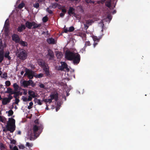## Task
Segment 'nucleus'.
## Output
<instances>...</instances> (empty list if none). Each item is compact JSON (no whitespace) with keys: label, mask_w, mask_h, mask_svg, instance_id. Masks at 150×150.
<instances>
[{"label":"nucleus","mask_w":150,"mask_h":150,"mask_svg":"<svg viewBox=\"0 0 150 150\" xmlns=\"http://www.w3.org/2000/svg\"><path fill=\"white\" fill-rule=\"evenodd\" d=\"M12 94H9L8 96V98H7L10 102L13 98V96H11Z\"/></svg>","instance_id":"79ce46f5"},{"label":"nucleus","mask_w":150,"mask_h":150,"mask_svg":"<svg viewBox=\"0 0 150 150\" xmlns=\"http://www.w3.org/2000/svg\"><path fill=\"white\" fill-rule=\"evenodd\" d=\"M33 22H30L28 21H26L25 23V26L29 29H30L32 28L33 26Z\"/></svg>","instance_id":"4468645a"},{"label":"nucleus","mask_w":150,"mask_h":150,"mask_svg":"<svg viewBox=\"0 0 150 150\" xmlns=\"http://www.w3.org/2000/svg\"><path fill=\"white\" fill-rule=\"evenodd\" d=\"M65 27L66 26L65 25L63 30L64 33H67L69 32V31L68 28H66Z\"/></svg>","instance_id":"09e8293b"},{"label":"nucleus","mask_w":150,"mask_h":150,"mask_svg":"<svg viewBox=\"0 0 150 150\" xmlns=\"http://www.w3.org/2000/svg\"><path fill=\"white\" fill-rule=\"evenodd\" d=\"M10 52L8 51H7L5 53L4 55V57L6 58L9 55Z\"/></svg>","instance_id":"8fccbe9b"},{"label":"nucleus","mask_w":150,"mask_h":150,"mask_svg":"<svg viewBox=\"0 0 150 150\" xmlns=\"http://www.w3.org/2000/svg\"><path fill=\"white\" fill-rule=\"evenodd\" d=\"M107 17L108 18L110 21L112 19V16L110 15H108L107 16Z\"/></svg>","instance_id":"13d9d810"},{"label":"nucleus","mask_w":150,"mask_h":150,"mask_svg":"<svg viewBox=\"0 0 150 150\" xmlns=\"http://www.w3.org/2000/svg\"><path fill=\"white\" fill-rule=\"evenodd\" d=\"M33 105V103L31 102L29 103V105L28 106V108L29 109H31L32 108V106Z\"/></svg>","instance_id":"ea45409f"},{"label":"nucleus","mask_w":150,"mask_h":150,"mask_svg":"<svg viewBox=\"0 0 150 150\" xmlns=\"http://www.w3.org/2000/svg\"><path fill=\"white\" fill-rule=\"evenodd\" d=\"M33 6L36 8H38L39 7V4L38 3H36L33 4Z\"/></svg>","instance_id":"37998d69"},{"label":"nucleus","mask_w":150,"mask_h":150,"mask_svg":"<svg viewBox=\"0 0 150 150\" xmlns=\"http://www.w3.org/2000/svg\"><path fill=\"white\" fill-rule=\"evenodd\" d=\"M22 85L24 86V88H26L29 86L28 81L24 80L22 82Z\"/></svg>","instance_id":"a878e982"},{"label":"nucleus","mask_w":150,"mask_h":150,"mask_svg":"<svg viewBox=\"0 0 150 150\" xmlns=\"http://www.w3.org/2000/svg\"><path fill=\"white\" fill-rule=\"evenodd\" d=\"M0 149L1 150H5V149L4 144L2 143H0Z\"/></svg>","instance_id":"c9c22d12"},{"label":"nucleus","mask_w":150,"mask_h":150,"mask_svg":"<svg viewBox=\"0 0 150 150\" xmlns=\"http://www.w3.org/2000/svg\"><path fill=\"white\" fill-rule=\"evenodd\" d=\"M86 48V46H85L81 50V52L82 53H83L85 51Z\"/></svg>","instance_id":"864d4df0"},{"label":"nucleus","mask_w":150,"mask_h":150,"mask_svg":"<svg viewBox=\"0 0 150 150\" xmlns=\"http://www.w3.org/2000/svg\"><path fill=\"white\" fill-rule=\"evenodd\" d=\"M86 23L89 25H91L92 23L93 22V21L92 20H85Z\"/></svg>","instance_id":"cd10ccee"},{"label":"nucleus","mask_w":150,"mask_h":150,"mask_svg":"<svg viewBox=\"0 0 150 150\" xmlns=\"http://www.w3.org/2000/svg\"><path fill=\"white\" fill-rule=\"evenodd\" d=\"M75 9L73 7H70L68 11V13L69 15L71 16V15H73L75 16L76 15L75 13L74 12Z\"/></svg>","instance_id":"f8f14e48"},{"label":"nucleus","mask_w":150,"mask_h":150,"mask_svg":"<svg viewBox=\"0 0 150 150\" xmlns=\"http://www.w3.org/2000/svg\"><path fill=\"white\" fill-rule=\"evenodd\" d=\"M8 20V19H7L6 20V21L5 22V24H4V27H8V26L9 25V23L8 22H6V21H7V20Z\"/></svg>","instance_id":"de8ad7c7"},{"label":"nucleus","mask_w":150,"mask_h":150,"mask_svg":"<svg viewBox=\"0 0 150 150\" xmlns=\"http://www.w3.org/2000/svg\"><path fill=\"white\" fill-rule=\"evenodd\" d=\"M4 30L5 33V36H7L9 34L8 27H4Z\"/></svg>","instance_id":"4be33fe9"},{"label":"nucleus","mask_w":150,"mask_h":150,"mask_svg":"<svg viewBox=\"0 0 150 150\" xmlns=\"http://www.w3.org/2000/svg\"><path fill=\"white\" fill-rule=\"evenodd\" d=\"M38 64L39 65L42 67L43 68L47 65L45 61L42 59H40L38 61Z\"/></svg>","instance_id":"9b49d317"},{"label":"nucleus","mask_w":150,"mask_h":150,"mask_svg":"<svg viewBox=\"0 0 150 150\" xmlns=\"http://www.w3.org/2000/svg\"><path fill=\"white\" fill-rule=\"evenodd\" d=\"M73 58L71 61H73V63L74 65H77L79 63L81 59L80 56L79 54L75 53Z\"/></svg>","instance_id":"7ed1b4c3"},{"label":"nucleus","mask_w":150,"mask_h":150,"mask_svg":"<svg viewBox=\"0 0 150 150\" xmlns=\"http://www.w3.org/2000/svg\"><path fill=\"white\" fill-rule=\"evenodd\" d=\"M0 45L1 47L0 48V63L2 61L4 58L3 46L2 45Z\"/></svg>","instance_id":"1a4fd4ad"},{"label":"nucleus","mask_w":150,"mask_h":150,"mask_svg":"<svg viewBox=\"0 0 150 150\" xmlns=\"http://www.w3.org/2000/svg\"><path fill=\"white\" fill-rule=\"evenodd\" d=\"M47 55L49 56V60H51L54 59V54L53 52L51 50L49 49L48 50V53Z\"/></svg>","instance_id":"9d476101"},{"label":"nucleus","mask_w":150,"mask_h":150,"mask_svg":"<svg viewBox=\"0 0 150 150\" xmlns=\"http://www.w3.org/2000/svg\"><path fill=\"white\" fill-rule=\"evenodd\" d=\"M15 101L14 103L16 104H18V103L20 101L17 98H15Z\"/></svg>","instance_id":"603ef678"},{"label":"nucleus","mask_w":150,"mask_h":150,"mask_svg":"<svg viewBox=\"0 0 150 150\" xmlns=\"http://www.w3.org/2000/svg\"><path fill=\"white\" fill-rule=\"evenodd\" d=\"M43 70L45 72V73L46 75V76H50V74L49 72V67L48 65L43 68Z\"/></svg>","instance_id":"ddd939ff"},{"label":"nucleus","mask_w":150,"mask_h":150,"mask_svg":"<svg viewBox=\"0 0 150 150\" xmlns=\"http://www.w3.org/2000/svg\"><path fill=\"white\" fill-rule=\"evenodd\" d=\"M93 40L94 42V43L93 44V46L94 47H95L96 46L97 44V43L96 42H98L99 41L100 39V38H93Z\"/></svg>","instance_id":"393cba45"},{"label":"nucleus","mask_w":150,"mask_h":150,"mask_svg":"<svg viewBox=\"0 0 150 150\" xmlns=\"http://www.w3.org/2000/svg\"><path fill=\"white\" fill-rule=\"evenodd\" d=\"M75 53L70 51H67L65 52V57L68 60L71 61L74 56Z\"/></svg>","instance_id":"39448f33"},{"label":"nucleus","mask_w":150,"mask_h":150,"mask_svg":"<svg viewBox=\"0 0 150 150\" xmlns=\"http://www.w3.org/2000/svg\"><path fill=\"white\" fill-rule=\"evenodd\" d=\"M13 113V112L12 110H10L8 111V116H10L12 115Z\"/></svg>","instance_id":"e433bc0d"},{"label":"nucleus","mask_w":150,"mask_h":150,"mask_svg":"<svg viewBox=\"0 0 150 150\" xmlns=\"http://www.w3.org/2000/svg\"><path fill=\"white\" fill-rule=\"evenodd\" d=\"M47 41L50 44H54L55 43V40L53 38H48L47 39Z\"/></svg>","instance_id":"a211bd4d"},{"label":"nucleus","mask_w":150,"mask_h":150,"mask_svg":"<svg viewBox=\"0 0 150 150\" xmlns=\"http://www.w3.org/2000/svg\"><path fill=\"white\" fill-rule=\"evenodd\" d=\"M106 0H102L100 1V3L102 4H103L105 2Z\"/></svg>","instance_id":"69168bd1"},{"label":"nucleus","mask_w":150,"mask_h":150,"mask_svg":"<svg viewBox=\"0 0 150 150\" xmlns=\"http://www.w3.org/2000/svg\"><path fill=\"white\" fill-rule=\"evenodd\" d=\"M84 27H85V28H86V29H87V28H88L89 27V25H88L87 24H84Z\"/></svg>","instance_id":"0e129e2a"},{"label":"nucleus","mask_w":150,"mask_h":150,"mask_svg":"<svg viewBox=\"0 0 150 150\" xmlns=\"http://www.w3.org/2000/svg\"><path fill=\"white\" fill-rule=\"evenodd\" d=\"M33 27L32 28L33 29H35L37 28H39L41 26V24H38L34 21H33Z\"/></svg>","instance_id":"aec40b11"},{"label":"nucleus","mask_w":150,"mask_h":150,"mask_svg":"<svg viewBox=\"0 0 150 150\" xmlns=\"http://www.w3.org/2000/svg\"><path fill=\"white\" fill-rule=\"evenodd\" d=\"M34 101L35 102L37 103L39 105H41L42 104V103L40 100L37 99V98L34 99Z\"/></svg>","instance_id":"c85d7f7f"},{"label":"nucleus","mask_w":150,"mask_h":150,"mask_svg":"<svg viewBox=\"0 0 150 150\" xmlns=\"http://www.w3.org/2000/svg\"><path fill=\"white\" fill-rule=\"evenodd\" d=\"M32 99V97L29 96L28 97V98L27 99L28 101H31Z\"/></svg>","instance_id":"5fc2aeb1"},{"label":"nucleus","mask_w":150,"mask_h":150,"mask_svg":"<svg viewBox=\"0 0 150 150\" xmlns=\"http://www.w3.org/2000/svg\"><path fill=\"white\" fill-rule=\"evenodd\" d=\"M43 76V74L40 73L38 74H37L35 76H34L36 78H40L42 77Z\"/></svg>","instance_id":"f704fd0d"},{"label":"nucleus","mask_w":150,"mask_h":150,"mask_svg":"<svg viewBox=\"0 0 150 150\" xmlns=\"http://www.w3.org/2000/svg\"><path fill=\"white\" fill-rule=\"evenodd\" d=\"M26 27L25 25L23 24H21V26H19L17 29V31L19 32H22L25 29Z\"/></svg>","instance_id":"2eb2a0df"},{"label":"nucleus","mask_w":150,"mask_h":150,"mask_svg":"<svg viewBox=\"0 0 150 150\" xmlns=\"http://www.w3.org/2000/svg\"><path fill=\"white\" fill-rule=\"evenodd\" d=\"M6 120V118L0 115V122H1L3 123H4Z\"/></svg>","instance_id":"7c9ffc66"},{"label":"nucleus","mask_w":150,"mask_h":150,"mask_svg":"<svg viewBox=\"0 0 150 150\" xmlns=\"http://www.w3.org/2000/svg\"><path fill=\"white\" fill-rule=\"evenodd\" d=\"M65 69V68H64L63 66H61L59 68V69L61 71H63Z\"/></svg>","instance_id":"e2e57ef3"},{"label":"nucleus","mask_w":150,"mask_h":150,"mask_svg":"<svg viewBox=\"0 0 150 150\" xmlns=\"http://www.w3.org/2000/svg\"><path fill=\"white\" fill-rule=\"evenodd\" d=\"M111 0H106L105 2V6L110 8L111 7Z\"/></svg>","instance_id":"f3484780"},{"label":"nucleus","mask_w":150,"mask_h":150,"mask_svg":"<svg viewBox=\"0 0 150 150\" xmlns=\"http://www.w3.org/2000/svg\"><path fill=\"white\" fill-rule=\"evenodd\" d=\"M27 54L25 50L21 51L18 54V57L21 60H25L27 58Z\"/></svg>","instance_id":"0eeeda50"},{"label":"nucleus","mask_w":150,"mask_h":150,"mask_svg":"<svg viewBox=\"0 0 150 150\" xmlns=\"http://www.w3.org/2000/svg\"><path fill=\"white\" fill-rule=\"evenodd\" d=\"M25 74L24 75H28V77L29 79H31L34 76V74L35 72L32 70L26 68L25 69Z\"/></svg>","instance_id":"20e7f679"},{"label":"nucleus","mask_w":150,"mask_h":150,"mask_svg":"<svg viewBox=\"0 0 150 150\" xmlns=\"http://www.w3.org/2000/svg\"><path fill=\"white\" fill-rule=\"evenodd\" d=\"M13 150H18V149L17 146H15L13 148Z\"/></svg>","instance_id":"774afa93"},{"label":"nucleus","mask_w":150,"mask_h":150,"mask_svg":"<svg viewBox=\"0 0 150 150\" xmlns=\"http://www.w3.org/2000/svg\"><path fill=\"white\" fill-rule=\"evenodd\" d=\"M90 45V42L89 41H86L85 43V46L86 47L87 46H89Z\"/></svg>","instance_id":"6e6d98bb"},{"label":"nucleus","mask_w":150,"mask_h":150,"mask_svg":"<svg viewBox=\"0 0 150 150\" xmlns=\"http://www.w3.org/2000/svg\"><path fill=\"white\" fill-rule=\"evenodd\" d=\"M48 19V17L46 16L42 18V21L43 22L46 23Z\"/></svg>","instance_id":"c756f323"},{"label":"nucleus","mask_w":150,"mask_h":150,"mask_svg":"<svg viewBox=\"0 0 150 150\" xmlns=\"http://www.w3.org/2000/svg\"><path fill=\"white\" fill-rule=\"evenodd\" d=\"M50 7H48L46 9V11H47L49 14H52L53 13L52 11L50 9Z\"/></svg>","instance_id":"58836bf2"},{"label":"nucleus","mask_w":150,"mask_h":150,"mask_svg":"<svg viewBox=\"0 0 150 150\" xmlns=\"http://www.w3.org/2000/svg\"><path fill=\"white\" fill-rule=\"evenodd\" d=\"M12 38H19L18 35L16 34H14L12 35Z\"/></svg>","instance_id":"052dcab7"},{"label":"nucleus","mask_w":150,"mask_h":150,"mask_svg":"<svg viewBox=\"0 0 150 150\" xmlns=\"http://www.w3.org/2000/svg\"><path fill=\"white\" fill-rule=\"evenodd\" d=\"M26 146L28 147H32L33 146V144L32 143H30L28 142H26Z\"/></svg>","instance_id":"c03bdc74"},{"label":"nucleus","mask_w":150,"mask_h":150,"mask_svg":"<svg viewBox=\"0 0 150 150\" xmlns=\"http://www.w3.org/2000/svg\"><path fill=\"white\" fill-rule=\"evenodd\" d=\"M28 98L24 96H22V99L23 100V101L24 102H27L28 101L27 100Z\"/></svg>","instance_id":"49530a36"},{"label":"nucleus","mask_w":150,"mask_h":150,"mask_svg":"<svg viewBox=\"0 0 150 150\" xmlns=\"http://www.w3.org/2000/svg\"><path fill=\"white\" fill-rule=\"evenodd\" d=\"M61 10H62V11L63 12V13H65L67 12L66 9L64 8L62 9Z\"/></svg>","instance_id":"bf43d9fd"},{"label":"nucleus","mask_w":150,"mask_h":150,"mask_svg":"<svg viewBox=\"0 0 150 150\" xmlns=\"http://www.w3.org/2000/svg\"><path fill=\"white\" fill-rule=\"evenodd\" d=\"M43 101L45 102L46 103H50L52 102V100L51 98L45 99L43 100Z\"/></svg>","instance_id":"473e14b6"},{"label":"nucleus","mask_w":150,"mask_h":150,"mask_svg":"<svg viewBox=\"0 0 150 150\" xmlns=\"http://www.w3.org/2000/svg\"><path fill=\"white\" fill-rule=\"evenodd\" d=\"M5 84L6 86H9L11 85L10 82L9 81H6L5 82Z\"/></svg>","instance_id":"a18cd8bd"},{"label":"nucleus","mask_w":150,"mask_h":150,"mask_svg":"<svg viewBox=\"0 0 150 150\" xmlns=\"http://www.w3.org/2000/svg\"><path fill=\"white\" fill-rule=\"evenodd\" d=\"M12 93L14 94L13 97L16 98H17V97L20 95V92L19 91H14V92H13Z\"/></svg>","instance_id":"412c9836"},{"label":"nucleus","mask_w":150,"mask_h":150,"mask_svg":"<svg viewBox=\"0 0 150 150\" xmlns=\"http://www.w3.org/2000/svg\"><path fill=\"white\" fill-rule=\"evenodd\" d=\"M14 92V91H13L11 88H7V91L5 92V93H9V94H13L12 93Z\"/></svg>","instance_id":"b1692460"},{"label":"nucleus","mask_w":150,"mask_h":150,"mask_svg":"<svg viewBox=\"0 0 150 150\" xmlns=\"http://www.w3.org/2000/svg\"><path fill=\"white\" fill-rule=\"evenodd\" d=\"M28 94L33 98H35L37 97V96L35 94V92L31 90L28 91Z\"/></svg>","instance_id":"dca6fc26"},{"label":"nucleus","mask_w":150,"mask_h":150,"mask_svg":"<svg viewBox=\"0 0 150 150\" xmlns=\"http://www.w3.org/2000/svg\"><path fill=\"white\" fill-rule=\"evenodd\" d=\"M15 120L14 119L11 118H9L6 126L7 130L9 131L10 132L13 133L16 129Z\"/></svg>","instance_id":"f03ea898"},{"label":"nucleus","mask_w":150,"mask_h":150,"mask_svg":"<svg viewBox=\"0 0 150 150\" xmlns=\"http://www.w3.org/2000/svg\"><path fill=\"white\" fill-rule=\"evenodd\" d=\"M64 14H65L64 13H61L60 14V16L61 17H63L64 16Z\"/></svg>","instance_id":"680f3d73"},{"label":"nucleus","mask_w":150,"mask_h":150,"mask_svg":"<svg viewBox=\"0 0 150 150\" xmlns=\"http://www.w3.org/2000/svg\"><path fill=\"white\" fill-rule=\"evenodd\" d=\"M89 3H93V4H94L95 3V1H92L91 0H90L89 1Z\"/></svg>","instance_id":"338daca9"},{"label":"nucleus","mask_w":150,"mask_h":150,"mask_svg":"<svg viewBox=\"0 0 150 150\" xmlns=\"http://www.w3.org/2000/svg\"><path fill=\"white\" fill-rule=\"evenodd\" d=\"M56 56L58 58L60 59L62 57V53L59 52L57 53Z\"/></svg>","instance_id":"72a5a7b5"},{"label":"nucleus","mask_w":150,"mask_h":150,"mask_svg":"<svg viewBox=\"0 0 150 150\" xmlns=\"http://www.w3.org/2000/svg\"><path fill=\"white\" fill-rule=\"evenodd\" d=\"M13 40L15 41L16 42L19 43V44L23 47L27 46L28 43L26 42L20 40V38H12Z\"/></svg>","instance_id":"423d86ee"},{"label":"nucleus","mask_w":150,"mask_h":150,"mask_svg":"<svg viewBox=\"0 0 150 150\" xmlns=\"http://www.w3.org/2000/svg\"><path fill=\"white\" fill-rule=\"evenodd\" d=\"M28 82L29 86L30 85H32L33 83V81H32V80H31L30 79L28 81Z\"/></svg>","instance_id":"3c124183"},{"label":"nucleus","mask_w":150,"mask_h":150,"mask_svg":"<svg viewBox=\"0 0 150 150\" xmlns=\"http://www.w3.org/2000/svg\"><path fill=\"white\" fill-rule=\"evenodd\" d=\"M62 66L64 68H66L67 67V64L65 62H62Z\"/></svg>","instance_id":"a19ab883"},{"label":"nucleus","mask_w":150,"mask_h":150,"mask_svg":"<svg viewBox=\"0 0 150 150\" xmlns=\"http://www.w3.org/2000/svg\"><path fill=\"white\" fill-rule=\"evenodd\" d=\"M39 87L42 88H45V86L42 83H41L39 86Z\"/></svg>","instance_id":"4d7b16f0"},{"label":"nucleus","mask_w":150,"mask_h":150,"mask_svg":"<svg viewBox=\"0 0 150 150\" xmlns=\"http://www.w3.org/2000/svg\"><path fill=\"white\" fill-rule=\"evenodd\" d=\"M74 30V27L71 26L70 27L69 29V32H72Z\"/></svg>","instance_id":"4c0bfd02"},{"label":"nucleus","mask_w":150,"mask_h":150,"mask_svg":"<svg viewBox=\"0 0 150 150\" xmlns=\"http://www.w3.org/2000/svg\"><path fill=\"white\" fill-rule=\"evenodd\" d=\"M50 97L52 100L54 99L56 101H57L58 99V94L57 93H53L50 95Z\"/></svg>","instance_id":"6e6552de"},{"label":"nucleus","mask_w":150,"mask_h":150,"mask_svg":"<svg viewBox=\"0 0 150 150\" xmlns=\"http://www.w3.org/2000/svg\"><path fill=\"white\" fill-rule=\"evenodd\" d=\"M58 5V4L56 3H52L51 5L49 6L50 8L51 9L52 8H57Z\"/></svg>","instance_id":"5701e85b"},{"label":"nucleus","mask_w":150,"mask_h":150,"mask_svg":"<svg viewBox=\"0 0 150 150\" xmlns=\"http://www.w3.org/2000/svg\"><path fill=\"white\" fill-rule=\"evenodd\" d=\"M43 128V126L42 124L38 126L36 125H34L33 128V133H31L29 137L30 140H34L35 137H37L42 132Z\"/></svg>","instance_id":"f257e3e1"},{"label":"nucleus","mask_w":150,"mask_h":150,"mask_svg":"<svg viewBox=\"0 0 150 150\" xmlns=\"http://www.w3.org/2000/svg\"><path fill=\"white\" fill-rule=\"evenodd\" d=\"M10 102L9 101L7 98H3L2 100V103L3 105H6L8 103Z\"/></svg>","instance_id":"6ab92c4d"},{"label":"nucleus","mask_w":150,"mask_h":150,"mask_svg":"<svg viewBox=\"0 0 150 150\" xmlns=\"http://www.w3.org/2000/svg\"><path fill=\"white\" fill-rule=\"evenodd\" d=\"M13 86L14 88V91H17L18 90L19 87L18 85L16 83H14L13 84Z\"/></svg>","instance_id":"bb28decb"},{"label":"nucleus","mask_w":150,"mask_h":150,"mask_svg":"<svg viewBox=\"0 0 150 150\" xmlns=\"http://www.w3.org/2000/svg\"><path fill=\"white\" fill-rule=\"evenodd\" d=\"M25 6V4L23 3H21L18 6V8L19 9H21L23 8Z\"/></svg>","instance_id":"2f4dec72"}]
</instances>
